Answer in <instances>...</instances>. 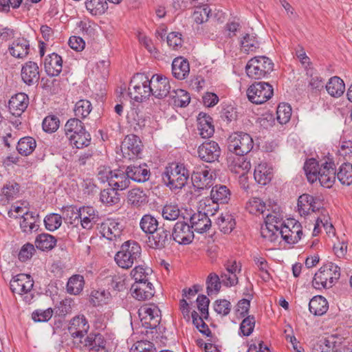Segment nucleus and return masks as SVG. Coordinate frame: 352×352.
I'll list each match as a JSON object with an SVG mask.
<instances>
[{"label": "nucleus", "mask_w": 352, "mask_h": 352, "mask_svg": "<svg viewBox=\"0 0 352 352\" xmlns=\"http://www.w3.org/2000/svg\"><path fill=\"white\" fill-rule=\"evenodd\" d=\"M283 215L278 211H276V209L272 212L266 214L265 218V223L269 225V226H274L276 228H281L283 226L282 223Z\"/></svg>", "instance_id": "obj_62"}, {"label": "nucleus", "mask_w": 352, "mask_h": 352, "mask_svg": "<svg viewBox=\"0 0 352 352\" xmlns=\"http://www.w3.org/2000/svg\"><path fill=\"white\" fill-rule=\"evenodd\" d=\"M38 214L32 212H26L22 216L23 220L20 223V226L24 232H32L34 229H36V217Z\"/></svg>", "instance_id": "obj_54"}, {"label": "nucleus", "mask_w": 352, "mask_h": 352, "mask_svg": "<svg viewBox=\"0 0 352 352\" xmlns=\"http://www.w3.org/2000/svg\"><path fill=\"white\" fill-rule=\"evenodd\" d=\"M171 237L179 245H188L192 241L194 232L188 223L179 221L173 227Z\"/></svg>", "instance_id": "obj_12"}, {"label": "nucleus", "mask_w": 352, "mask_h": 352, "mask_svg": "<svg viewBox=\"0 0 352 352\" xmlns=\"http://www.w3.org/2000/svg\"><path fill=\"white\" fill-rule=\"evenodd\" d=\"M85 285L84 277L80 274L71 276L67 283V292L72 295L79 294L83 289Z\"/></svg>", "instance_id": "obj_41"}, {"label": "nucleus", "mask_w": 352, "mask_h": 352, "mask_svg": "<svg viewBox=\"0 0 352 352\" xmlns=\"http://www.w3.org/2000/svg\"><path fill=\"white\" fill-rule=\"evenodd\" d=\"M132 294L139 300H145L151 298L155 294L153 285L149 281L135 283L131 286Z\"/></svg>", "instance_id": "obj_22"}, {"label": "nucleus", "mask_w": 352, "mask_h": 352, "mask_svg": "<svg viewBox=\"0 0 352 352\" xmlns=\"http://www.w3.org/2000/svg\"><path fill=\"white\" fill-rule=\"evenodd\" d=\"M33 286L34 281L31 276L25 274H19L15 276L10 283V289L13 293L19 295L26 294L24 299L28 302H30L33 298L32 294L28 296Z\"/></svg>", "instance_id": "obj_9"}, {"label": "nucleus", "mask_w": 352, "mask_h": 352, "mask_svg": "<svg viewBox=\"0 0 352 352\" xmlns=\"http://www.w3.org/2000/svg\"><path fill=\"white\" fill-rule=\"evenodd\" d=\"M325 87L329 94L336 98L341 96L345 90L344 81L338 76L331 78Z\"/></svg>", "instance_id": "obj_36"}, {"label": "nucleus", "mask_w": 352, "mask_h": 352, "mask_svg": "<svg viewBox=\"0 0 352 352\" xmlns=\"http://www.w3.org/2000/svg\"><path fill=\"white\" fill-rule=\"evenodd\" d=\"M279 233L285 242L289 244H295L302 237V226L297 221H289L287 224H284L283 226L280 228Z\"/></svg>", "instance_id": "obj_15"}, {"label": "nucleus", "mask_w": 352, "mask_h": 352, "mask_svg": "<svg viewBox=\"0 0 352 352\" xmlns=\"http://www.w3.org/2000/svg\"><path fill=\"white\" fill-rule=\"evenodd\" d=\"M140 226L145 233L150 234L159 228L157 220L151 214L144 215L141 219Z\"/></svg>", "instance_id": "obj_51"}, {"label": "nucleus", "mask_w": 352, "mask_h": 352, "mask_svg": "<svg viewBox=\"0 0 352 352\" xmlns=\"http://www.w3.org/2000/svg\"><path fill=\"white\" fill-rule=\"evenodd\" d=\"M36 146V140L32 137L26 136L18 141L16 149L21 155L28 156L32 153Z\"/></svg>", "instance_id": "obj_39"}, {"label": "nucleus", "mask_w": 352, "mask_h": 352, "mask_svg": "<svg viewBox=\"0 0 352 352\" xmlns=\"http://www.w3.org/2000/svg\"><path fill=\"white\" fill-rule=\"evenodd\" d=\"M142 144L139 137L131 134L126 135L120 145V151L124 158L131 160L141 153Z\"/></svg>", "instance_id": "obj_11"}, {"label": "nucleus", "mask_w": 352, "mask_h": 352, "mask_svg": "<svg viewBox=\"0 0 352 352\" xmlns=\"http://www.w3.org/2000/svg\"><path fill=\"white\" fill-rule=\"evenodd\" d=\"M56 240L50 234L43 233L38 235L35 240L36 247L43 251L52 250L56 245Z\"/></svg>", "instance_id": "obj_45"}, {"label": "nucleus", "mask_w": 352, "mask_h": 352, "mask_svg": "<svg viewBox=\"0 0 352 352\" xmlns=\"http://www.w3.org/2000/svg\"><path fill=\"white\" fill-rule=\"evenodd\" d=\"M142 248L140 244L135 241L129 240L121 245L114 258L120 267L129 269L140 260Z\"/></svg>", "instance_id": "obj_1"}, {"label": "nucleus", "mask_w": 352, "mask_h": 352, "mask_svg": "<svg viewBox=\"0 0 352 352\" xmlns=\"http://www.w3.org/2000/svg\"><path fill=\"white\" fill-rule=\"evenodd\" d=\"M274 69V63L265 56H255L251 58L245 66L248 77L258 80L266 77Z\"/></svg>", "instance_id": "obj_4"}, {"label": "nucleus", "mask_w": 352, "mask_h": 352, "mask_svg": "<svg viewBox=\"0 0 352 352\" xmlns=\"http://www.w3.org/2000/svg\"><path fill=\"white\" fill-rule=\"evenodd\" d=\"M72 145L77 148H81L90 144L91 135L85 129L76 135L68 136L67 138Z\"/></svg>", "instance_id": "obj_44"}, {"label": "nucleus", "mask_w": 352, "mask_h": 352, "mask_svg": "<svg viewBox=\"0 0 352 352\" xmlns=\"http://www.w3.org/2000/svg\"><path fill=\"white\" fill-rule=\"evenodd\" d=\"M131 184L127 171L114 170L109 182V186L116 190H123L127 188Z\"/></svg>", "instance_id": "obj_34"}, {"label": "nucleus", "mask_w": 352, "mask_h": 352, "mask_svg": "<svg viewBox=\"0 0 352 352\" xmlns=\"http://www.w3.org/2000/svg\"><path fill=\"white\" fill-rule=\"evenodd\" d=\"M241 47L242 50L247 52H254L259 48V42L254 34L245 33L241 38Z\"/></svg>", "instance_id": "obj_42"}, {"label": "nucleus", "mask_w": 352, "mask_h": 352, "mask_svg": "<svg viewBox=\"0 0 352 352\" xmlns=\"http://www.w3.org/2000/svg\"><path fill=\"white\" fill-rule=\"evenodd\" d=\"M274 94L272 86L268 82H258L251 85L247 90L248 100L254 104H263Z\"/></svg>", "instance_id": "obj_7"}, {"label": "nucleus", "mask_w": 352, "mask_h": 352, "mask_svg": "<svg viewBox=\"0 0 352 352\" xmlns=\"http://www.w3.org/2000/svg\"><path fill=\"white\" fill-rule=\"evenodd\" d=\"M189 177L188 170L184 164L171 163L165 168L162 179L171 190L182 189Z\"/></svg>", "instance_id": "obj_2"}, {"label": "nucleus", "mask_w": 352, "mask_h": 352, "mask_svg": "<svg viewBox=\"0 0 352 352\" xmlns=\"http://www.w3.org/2000/svg\"><path fill=\"white\" fill-rule=\"evenodd\" d=\"M336 177L342 184L350 186L352 184V164L343 163L336 173Z\"/></svg>", "instance_id": "obj_43"}, {"label": "nucleus", "mask_w": 352, "mask_h": 352, "mask_svg": "<svg viewBox=\"0 0 352 352\" xmlns=\"http://www.w3.org/2000/svg\"><path fill=\"white\" fill-rule=\"evenodd\" d=\"M328 308V302L322 296H314L309 303V309L315 316H322L327 311Z\"/></svg>", "instance_id": "obj_35"}, {"label": "nucleus", "mask_w": 352, "mask_h": 352, "mask_svg": "<svg viewBox=\"0 0 352 352\" xmlns=\"http://www.w3.org/2000/svg\"><path fill=\"white\" fill-rule=\"evenodd\" d=\"M212 121V119L210 116L204 113L199 114L197 118V129L201 138H209L214 134V128Z\"/></svg>", "instance_id": "obj_30"}, {"label": "nucleus", "mask_w": 352, "mask_h": 352, "mask_svg": "<svg viewBox=\"0 0 352 352\" xmlns=\"http://www.w3.org/2000/svg\"><path fill=\"white\" fill-rule=\"evenodd\" d=\"M190 101L189 94L184 89H173L170 91L168 102L177 107H186Z\"/></svg>", "instance_id": "obj_33"}, {"label": "nucleus", "mask_w": 352, "mask_h": 352, "mask_svg": "<svg viewBox=\"0 0 352 352\" xmlns=\"http://www.w3.org/2000/svg\"><path fill=\"white\" fill-rule=\"evenodd\" d=\"M155 351L154 344L148 340L138 341L130 349V352H155Z\"/></svg>", "instance_id": "obj_64"}, {"label": "nucleus", "mask_w": 352, "mask_h": 352, "mask_svg": "<svg viewBox=\"0 0 352 352\" xmlns=\"http://www.w3.org/2000/svg\"><path fill=\"white\" fill-rule=\"evenodd\" d=\"M162 214L165 219L174 221L179 217L180 210L176 205L166 204L162 208Z\"/></svg>", "instance_id": "obj_61"}, {"label": "nucleus", "mask_w": 352, "mask_h": 352, "mask_svg": "<svg viewBox=\"0 0 352 352\" xmlns=\"http://www.w3.org/2000/svg\"><path fill=\"white\" fill-rule=\"evenodd\" d=\"M150 269L146 270L142 265L136 266L131 272V275L135 280V283H142L148 281V276Z\"/></svg>", "instance_id": "obj_60"}, {"label": "nucleus", "mask_w": 352, "mask_h": 352, "mask_svg": "<svg viewBox=\"0 0 352 352\" xmlns=\"http://www.w3.org/2000/svg\"><path fill=\"white\" fill-rule=\"evenodd\" d=\"M320 166V165H319L318 162L313 158L306 161L304 165V170L310 183H314L317 180Z\"/></svg>", "instance_id": "obj_48"}, {"label": "nucleus", "mask_w": 352, "mask_h": 352, "mask_svg": "<svg viewBox=\"0 0 352 352\" xmlns=\"http://www.w3.org/2000/svg\"><path fill=\"white\" fill-rule=\"evenodd\" d=\"M279 231L280 228L272 226H269V225L266 223L261 228V236L270 242H274L277 240L280 235Z\"/></svg>", "instance_id": "obj_57"}, {"label": "nucleus", "mask_w": 352, "mask_h": 352, "mask_svg": "<svg viewBox=\"0 0 352 352\" xmlns=\"http://www.w3.org/2000/svg\"><path fill=\"white\" fill-rule=\"evenodd\" d=\"M216 223L221 232L230 233L235 227L236 222L233 216L229 212L221 214L216 220Z\"/></svg>", "instance_id": "obj_38"}, {"label": "nucleus", "mask_w": 352, "mask_h": 352, "mask_svg": "<svg viewBox=\"0 0 352 352\" xmlns=\"http://www.w3.org/2000/svg\"><path fill=\"white\" fill-rule=\"evenodd\" d=\"M79 208L69 206L63 208V219L65 222L74 226L80 223Z\"/></svg>", "instance_id": "obj_49"}, {"label": "nucleus", "mask_w": 352, "mask_h": 352, "mask_svg": "<svg viewBox=\"0 0 352 352\" xmlns=\"http://www.w3.org/2000/svg\"><path fill=\"white\" fill-rule=\"evenodd\" d=\"M102 346H106V341L100 333H90L82 339V349L89 347L96 349Z\"/></svg>", "instance_id": "obj_40"}, {"label": "nucleus", "mask_w": 352, "mask_h": 352, "mask_svg": "<svg viewBox=\"0 0 352 352\" xmlns=\"http://www.w3.org/2000/svg\"><path fill=\"white\" fill-rule=\"evenodd\" d=\"M126 171H127L130 181L142 183L148 181L150 177V170L147 168L146 164L139 166H128L126 168Z\"/></svg>", "instance_id": "obj_25"}, {"label": "nucleus", "mask_w": 352, "mask_h": 352, "mask_svg": "<svg viewBox=\"0 0 352 352\" xmlns=\"http://www.w3.org/2000/svg\"><path fill=\"white\" fill-rule=\"evenodd\" d=\"M277 120L281 124H286L289 121L292 116V107L289 104L280 103L278 104L277 111Z\"/></svg>", "instance_id": "obj_56"}, {"label": "nucleus", "mask_w": 352, "mask_h": 352, "mask_svg": "<svg viewBox=\"0 0 352 352\" xmlns=\"http://www.w3.org/2000/svg\"><path fill=\"white\" fill-rule=\"evenodd\" d=\"M190 227L198 233L207 232L211 227V221L205 212H198L190 219Z\"/></svg>", "instance_id": "obj_24"}, {"label": "nucleus", "mask_w": 352, "mask_h": 352, "mask_svg": "<svg viewBox=\"0 0 352 352\" xmlns=\"http://www.w3.org/2000/svg\"><path fill=\"white\" fill-rule=\"evenodd\" d=\"M246 155H237L230 153L227 158L230 170L241 175H244L251 168V164Z\"/></svg>", "instance_id": "obj_18"}, {"label": "nucleus", "mask_w": 352, "mask_h": 352, "mask_svg": "<svg viewBox=\"0 0 352 352\" xmlns=\"http://www.w3.org/2000/svg\"><path fill=\"white\" fill-rule=\"evenodd\" d=\"M85 6L87 10L95 16L102 14L108 8L105 0H86Z\"/></svg>", "instance_id": "obj_46"}, {"label": "nucleus", "mask_w": 352, "mask_h": 352, "mask_svg": "<svg viewBox=\"0 0 352 352\" xmlns=\"http://www.w3.org/2000/svg\"><path fill=\"white\" fill-rule=\"evenodd\" d=\"M193 186L199 191L208 189L213 185L214 175L210 170L193 172L191 176Z\"/></svg>", "instance_id": "obj_19"}, {"label": "nucleus", "mask_w": 352, "mask_h": 352, "mask_svg": "<svg viewBox=\"0 0 352 352\" xmlns=\"http://www.w3.org/2000/svg\"><path fill=\"white\" fill-rule=\"evenodd\" d=\"M80 223L85 229H91L98 219L97 212L92 207H82L79 208Z\"/></svg>", "instance_id": "obj_28"}, {"label": "nucleus", "mask_w": 352, "mask_h": 352, "mask_svg": "<svg viewBox=\"0 0 352 352\" xmlns=\"http://www.w3.org/2000/svg\"><path fill=\"white\" fill-rule=\"evenodd\" d=\"M44 67L48 76H58L63 68V60L61 56L56 53L49 54L45 58Z\"/></svg>", "instance_id": "obj_26"}, {"label": "nucleus", "mask_w": 352, "mask_h": 352, "mask_svg": "<svg viewBox=\"0 0 352 352\" xmlns=\"http://www.w3.org/2000/svg\"><path fill=\"white\" fill-rule=\"evenodd\" d=\"M221 151L217 142L206 141L198 148L199 157L206 162H214L218 160Z\"/></svg>", "instance_id": "obj_17"}, {"label": "nucleus", "mask_w": 352, "mask_h": 352, "mask_svg": "<svg viewBox=\"0 0 352 352\" xmlns=\"http://www.w3.org/2000/svg\"><path fill=\"white\" fill-rule=\"evenodd\" d=\"M117 191L113 188L104 189L100 192V201L110 206L118 204L120 201V197Z\"/></svg>", "instance_id": "obj_52"}, {"label": "nucleus", "mask_w": 352, "mask_h": 352, "mask_svg": "<svg viewBox=\"0 0 352 352\" xmlns=\"http://www.w3.org/2000/svg\"><path fill=\"white\" fill-rule=\"evenodd\" d=\"M254 147L252 138L247 133L235 132L228 139V149L230 153L247 155Z\"/></svg>", "instance_id": "obj_6"}, {"label": "nucleus", "mask_w": 352, "mask_h": 352, "mask_svg": "<svg viewBox=\"0 0 352 352\" xmlns=\"http://www.w3.org/2000/svg\"><path fill=\"white\" fill-rule=\"evenodd\" d=\"M151 94L155 98L162 99L168 98L170 93V85L168 78L159 74H154L150 79Z\"/></svg>", "instance_id": "obj_14"}, {"label": "nucleus", "mask_w": 352, "mask_h": 352, "mask_svg": "<svg viewBox=\"0 0 352 352\" xmlns=\"http://www.w3.org/2000/svg\"><path fill=\"white\" fill-rule=\"evenodd\" d=\"M126 201L133 207L141 208L148 202V196L143 189L134 188L128 191Z\"/></svg>", "instance_id": "obj_27"}, {"label": "nucleus", "mask_w": 352, "mask_h": 352, "mask_svg": "<svg viewBox=\"0 0 352 352\" xmlns=\"http://www.w3.org/2000/svg\"><path fill=\"white\" fill-rule=\"evenodd\" d=\"M29 104V97L25 93H18L12 96L8 102L10 113L15 116H20Z\"/></svg>", "instance_id": "obj_20"}, {"label": "nucleus", "mask_w": 352, "mask_h": 352, "mask_svg": "<svg viewBox=\"0 0 352 352\" xmlns=\"http://www.w3.org/2000/svg\"><path fill=\"white\" fill-rule=\"evenodd\" d=\"M89 329V324L84 315H78L71 320L68 329L74 347L82 349V339L85 337Z\"/></svg>", "instance_id": "obj_8"}, {"label": "nucleus", "mask_w": 352, "mask_h": 352, "mask_svg": "<svg viewBox=\"0 0 352 352\" xmlns=\"http://www.w3.org/2000/svg\"><path fill=\"white\" fill-rule=\"evenodd\" d=\"M272 177V169L266 163L259 164L255 167L254 177L258 184L267 185L271 182Z\"/></svg>", "instance_id": "obj_32"}, {"label": "nucleus", "mask_w": 352, "mask_h": 352, "mask_svg": "<svg viewBox=\"0 0 352 352\" xmlns=\"http://www.w3.org/2000/svg\"><path fill=\"white\" fill-rule=\"evenodd\" d=\"M111 298V294L104 289L94 290L90 295V302L94 306H102L107 304Z\"/></svg>", "instance_id": "obj_47"}, {"label": "nucleus", "mask_w": 352, "mask_h": 352, "mask_svg": "<svg viewBox=\"0 0 352 352\" xmlns=\"http://www.w3.org/2000/svg\"><path fill=\"white\" fill-rule=\"evenodd\" d=\"M131 98L142 102L151 95L150 79L144 74H136L131 80L129 88Z\"/></svg>", "instance_id": "obj_5"}, {"label": "nucleus", "mask_w": 352, "mask_h": 352, "mask_svg": "<svg viewBox=\"0 0 352 352\" xmlns=\"http://www.w3.org/2000/svg\"><path fill=\"white\" fill-rule=\"evenodd\" d=\"M266 206L265 204L258 197H253L246 204V209L251 214H262L264 215Z\"/></svg>", "instance_id": "obj_55"}, {"label": "nucleus", "mask_w": 352, "mask_h": 352, "mask_svg": "<svg viewBox=\"0 0 352 352\" xmlns=\"http://www.w3.org/2000/svg\"><path fill=\"white\" fill-rule=\"evenodd\" d=\"M92 109L91 102L87 100H80L74 107V113L77 118H85L88 116Z\"/></svg>", "instance_id": "obj_53"}, {"label": "nucleus", "mask_w": 352, "mask_h": 352, "mask_svg": "<svg viewBox=\"0 0 352 352\" xmlns=\"http://www.w3.org/2000/svg\"><path fill=\"white\" fill-rule=\"evenodd\" d=\"M139 316L143 327L153 329L160 322V310L154 305H144L139 309Z\"/></svg>", "instance_id": "obj_10"}, {"label": "nucleus", "mask_w": 352, "mask_h": 352, "mask_svg": "<svg viewBox=\"0 0 352 352\" xmlns=\"http://www.w3.org/2000/svg\"><path fill=\"white\" fill-rule=\"evenodd\" d=\"M340 276V267L333 263H328L315 274L312 285L317 289L331 287L334 280H338Z\"/></svg>", "instance_id": "obj_3"}, {"label": "nucleus", "mask_w": 352, "mask_h": 352, "mask_svg": "<svg viewBox=\"0 0 352 352\" xmlns=\"http://www.w3.org/2000/svg\"><path fill=\"white\" fill-rule=\"evenodd\" d=\"M8 50L12 56L23 58L29 54V41L23 37L17 38L9 46Z\"/></svg>", "instance_id": "obj_29"}, {"label": "nucleus", "mask_w": 352, "mask_h": 352, "mask_svg": "<svg viewBox=\"0 0 352 352\" xmlns=\"http://www.w3.org/2000/svg\"><path fill=\"white\" fill-rule=\"evenodd\" d=\"M85 129L83 123L78 118H70L65 125L66 138L76 135Z\"/></svg>", "instance_id": "obj_50"}, {"label": "nucleus", "mask_w": 352, "mask_h": 352, "mask_svg": "<svg viewBox=\"0 0 352 352\" xmlns=\"http://www.w3.org/2000/svg\"><path fill=\"white\" fill-rule=\"evenodd\" d=\"M336 173L334 162L328 158L324 162L320 164L318 173L317 180L322 186L330 188L336 181Z\"/></svg>", "instance_id": "obj_13"}, {"label": "nucleus", "mask_w": 352, "mask_h": 352, "mask_svg": "<svg viewBox=\"0 0 352 352\" xmlns=\"http://www.w3.org/2000/svg\"><path fill=\"white\" fill-rule=\"evenodd\" d=\"M21 76L23 81L29 86L38 83L40 78L38 65L32 61L25 63L22 67Z\"/></svg>", "instance_id": "obj_21"}, {"label": "nucleus", "mask_w": 352, "mask_h": 352, "mask_svg": "<svg viewBox=\"0 0 352 352\" xmlns=\"http://www.w3.org/2000/svg\"><path fill=\"white\" fill-rule=\"evenodd\" d=\"M255 326V318L253 316H248L244 318L240 324V332L244 336H250Z\"/></svg>", "instance_id": "obj_63"}, {"label": "nucleus", "mask_w": 352, "mask_h": 352, "mask_svg": "<svg viewBox=\"0 0 352 352\" xmlns=\"http://www.w3.org/2000/svg\"><path fill=\"white\" fill-rule=\"evenodd\" d=\"M123 225L116 219H109L102 224V234L108 240L113 241L119 239L123 231Z\"/></svg>", "instance_id": "obj_23"}, {"label": "nucleus", "mask_w": 352, "mask_h": 352, "mask_svg": "<svg viewBox=\"0 0 352 352\" xmlns=\"http://www.w3.org/2000/svg\"><path fill=\"white\" fill-rule=\"evenodd\" d=\"M190 65L187 59L183 57L175 58L172 63V73L178 80L185 79L189 74Z\"/></svg>", "instance_id": "obj_31"}, {"label": "nucleus", "mask_w": 352, "mask_h": 352, "mask_svg": "<svg viewBox=\"0 0 352 352\" xmlns=\"http://www.w3.org/2000/svg\"><path fill=\"white\" fill-rule=\"evenodd\" d=\"M171 241L170 231L160 227L148 236V245L151 248L161 250L168 246Z\"/></svg>", "instance_id": "obj_16"}, {"label": "nucleus", "mask_w": 352, "mask_h": 352, "mask_svg": "<svg viewBox=\"0 0 352 352\" xmlns=\"http://www.w3.org/2000/svg\"><path fill=\"white\" fill-rule=\"evenodd\" d=\"M210 197L214 203L226 204L230 199V191L226 186H215L210 192Z\"/></svg>", "instance_id": "obj_37"}, {"label": "nucleus", "mask_w": 352, "mask_h": 352, "mask_svg": "<svg viewBox=\"0 0 352 352\" xmlns=\"http://www.w3.org/2000/svg\"><path fill=\"white\" fill-rule=\"evenodd\" d=\"M336 342L328 338L318 341L313 346V352H334Z\"/></svg>", "instance_id": "obj_59"}, {"label": "nucleus", "mask_w": 352, "mask_h": 352, "mask_svg": "<svg viewBox=\"0 0 352 352\" xmlns=\"http://www.w3.org/2000/svg\"><path fill=\"white\" fill-rule=\"evenodd\" d=\"M63 217L56 213H52L47 215L44 219L45 226L47 230L54 231L62 224Z\"/></svg>", "instance_id": "obj_58"}]
</instances>
